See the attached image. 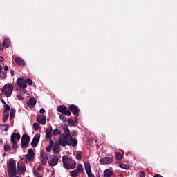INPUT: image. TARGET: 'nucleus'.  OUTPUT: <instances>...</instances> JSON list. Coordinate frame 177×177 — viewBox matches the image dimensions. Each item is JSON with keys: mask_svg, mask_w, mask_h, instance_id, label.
Wrapping results in <instances>:
<instances>
[{"mask_svg": "<svg viewBox=\"0 0 177 177\" xmlns=\"http://www.w3.org/2000/svg\"><path fill=\"white\" fill-rule=\"evenodd\" d=\"M77 139H73L71 134H62L59 138V144L62 147H66V146H73L75 147L77 146Z\"/></svg>", "mask_w": 177, "mask_h": 177, "instance_id": "obj_1", "label": "nucleus"}, {"mask_svg": "<svg viewBox=\"0 0 177 177\" xmlns=\"http://www.w3.org/2000/svg\"><path fill=\"white\" fill-rule=\"evenodd\" d=\"M62 164L66 169H74V168L77 167V162L73 160L71 158H68L67 155H64L62 156Z\"/></svg>", "mask_w": 177, "mask_h": 177, "instance_id": "obj_2", "label": "nucleus"}, {"mask_svg": "<svg viewBox=\"0 0 177 177\" xmlns=\"http://www.w3.org/2000/svg\"><path fill=\"white\" fill-rule=\"evenodd\" d=\"M7 169L8 176H16L17 175V170L16 169V161L13 159H10L9 162L7 163Z\"/></svg>", "mask_w": 177, "mask_h": 177, "instance_id": "obj_3", "label": "nucleus"}, {"mask_svg": "<svg viewBox=\"0 0 177 177\" xmlns=\"http://www.w3.org/2000/svg\"><path fill=\"white\" fill-rule=\"evenodd\" d=\"M13 89L14 88L12 84H5L1 90V92L4 93L6 97H9L10 96H12V93L13 92Z\"/></svg>", "mask_w": 177, "mask_h": 177, "instance_id": "obj_4", "label": "nucleus"}, {"mask_svg": "<svg viewBox=\"0 0 177 177\" xmlns=\"http://www.w3.org/2000/svg\"><path fill=\"white\" fill-rule=\"evenodd\" d=\"M4 110L3 113H9L10 111V121H12L15 118V115H16V109L15 108H11L10 106H9L8 104H6V105H3Z\"/></svg>", "mask_w": 177, "mask_h": 177, "instance_id": "obj_5", "label": "nucleus"}, {"mask_svg": "<svg viewBox=\"0 0 177 177\" xmlns=\"http://www.w3.org/2000/svg\"><path fill=\"white\" fill-rule=\"evenodd\" d=\"M21 140L22 149H27V147H28V145H30V136L27 133L24 134Z\"/></svg>", "mask_w": 177, "mask_h": 177, "instance_id": "obj_6", "label": "nucleus"}, {"mask_svg": "<svg viewBox=\"0 0 177 177\" xmlns=\"http://www.w3.org/2000/svg\"><path fill=\"white\" fill-rule=\"evenodd\" d=\"M34 158H35V153H34V150L30 148L28 150V154L25 155L24 162L27 164L28 161H31Z\"/></svg>", "mask_w": 177, "mask_h": 177, "instance_id": "obj_7", "label": "nucleus"}, {"mask_svg": "<svg viewBox=\"0 0 177 177\" xmlns=\"http://www.w3.org/2000/svg\"><path fill=\"white\" fill-rule=\"evenodd\" d=\"M57 111L59 113H62V114H65L66 115H68V117H70L71 115V111L69 110H67V106L64 105H59L57 107Z\"/></svg>", "mask_w": 177, "mask_h": 177, "instance_id": "obj_8", "label": "nucleus"}, {"mask_svg": "<svg viewBox=\"0 0 177 177\" xmlns=\"http://www.w3.org/2000/svg\"><path fill=\"white\" fill-rule=\"evenodd\" d=\"M84 169L88 177H95V174H92V169L91 168V163L89 162H84Z\"/></svg>", "mask_w": 177, "mask_h": 177, "instance_id": "obj_9", "label": "nucleus"}, {"mask_svg": "<svg viewBox=\"0 0 177 177\" xmlns=\"http://www.w3.org/2000/svg\"><path fill=\"white\" fill-rule=\"evenodd\" d=\"M113 160H114V158L111 157H104L100 159L99 162L100 165H107L109 164H111Z\"/></svg>", "mask_w": 177, "mask_h": 177, "instance_id": "obj_10", "label": "nucleus"}, {"mask_svg": "<svg viewBox=\"0 0 177 177\" xmlns=\"http://www.w3.org/2000/svg\"><path fill=\"white\" fill-rule=\"evenodd\" d=\"M69 110H70V111H71V113H73V115H75V117L77 118L80 115V109L76 105L71 104L69 106Z\"/></svg>", "mask_w": 177, "mask_h": 177, "instance_id": "obj_11", "label": "nucleus"}, {"mask_svg": "<svg viewBox=\"0 0 177 177\" xmlns=\"http://www.w3.org/2000/svg\"><path fill=\"white\" fill-rule=\"evenodd\" d=\"M17 84L19 88H21V89H26V88H27L26 80H24L23 77L17 80Z\"/></svg>", "mask_w": 177, "mask_h": 177, "instance_id": "obj_12", "label": "nucleus"}, {"mask_svg": "<svg viewBox=\"0 0 177 177\" xmlns=\"http://www.w3.org/2000/svg\"><path fill=\"white\" fill-rule=\"evenodd\" d=\"M39 139H41V135L36 134L30 143L31 147H37L38 146V143H39Z\"/></svg>", "mask_w": 177, "mask_h": 177, "instance_id": "obj_13", "label": "nucleus"}, {"mask_svg": "<svg viewBox=\"0 0 177 177\" xmlns=\"http://www.w3.org/2000/svg\"><path fill=\"white\" fill-rule=\"evenodd\" d=\"M37 121L41 125H45L46 124V116L44 115H39L37 116Z\"/></svg>", "mask_w": 177, "mask_h": 177, "instance_id": "obj_14", "label": "nucleus"}, {"mask_svg": "<svg viewBox=\"0 0 177 177\" xmlns=\"http://www.w3.org/2000/svg\"><path fill=\"white\" fill-rule=\"evenodd\" d=\"M59 163V157L53 156L51 160L48 162L50 167H55Z\"/></svg>", "mask_w": 177, "mask_h": 177, "instance_id": "obj_15", "label": "nucleus"}, {"mask_svg": "<svg viewBox=\"0 0 177 177\" xmlns=\"http://www.w3.org/2000/svg\"><path fill=\"white\" fill-rule=\"evenodd\" d=\"M14 60L16 64H17V66H22L23 67H24L26 64V61H24V59H22L19 57H15Z\"/></svg>", "mask_w": 177, "mask_h": 177, "instance_id": "obj_16", "label": "nucleus"}, {"mask_svg": "<svg viewBox=\"0 0 177 177\" xmlns=\"http://www.w3.org/2000/svg\"><path fill=\"white\" fill-rule=\"evenodd\" d=\"M26 104L29 107H34L37 104V100L34 97H30Z\"/></svg>", "mask_w": 177, "mask_h": 177, "instance_id": "obj_17", "label": "nucleus"}, {"mask_svg": "<svg viewBox=\"0 0 177 177\" xmlns=\"http://www.w3.org/2000/svg\"><path fill=\"white\" fill-rule=\"evenodd\" d=\"M20 138H21L20 133H12L10 138V142H16V139L19 140Z\"/></svg>", "mask_w": 177, "mask_h": 177, "instance_id": "obj_18", "label": "nucleus"}, {"mask_svg": "<svg viewBox=\"0 0 177 177\" xmlns=\"http://www.w3.org/2000/svg\"><path fill=\"white\" fill-rule=\"evenodd\" d=\"M53 151L54 154H59L60 153V145L55 143L53 145Z\"/></svg>", "mask_w": 177, "mask_h": 177, "instance_id": "obj_19", "label": "nucleus"}, {"mask_svg": "<svg viewBox=\"0 0 177 177\" xmlns=\"http://www.w3.org/2000/svg\"><path fill=\"white\" fill-rule=\"evenodd\" d=\"M114 174V171L111 169H106L104 171V177H111V175Z\"/></svg>", "mask_w": 177, "mask_h": 177, "instance_id": "obj_20", "label": "nucleus"}, {"mask_svg": "<svg viewBox=\"0 0 177 177\" xmlns=\"http://www.w3.org/2000/svg\"><path fill=\"white\" fill-rule=\"evenodd\" d=\"M3 46L4 48H9L10 46V39H5L3 41Z\"/></svg>", "mask_w": 177, "mask_h": 177, "instance_id": "obj_21", "label": "nucleus"}, {"mask_svg": "<svg viewBox=\"0 0 177 177\" xmlns=\"http://www.w3.org/2000/svg\"><path fill=\"white\" fill-rule=\"evenodd\" d=\"M9 118V113L3 112V122H6Z\"/></svg>", "mask_w": 177, "mask_h": 177, "instance_id": "obj_22", "label": "nucleus"}, {"mask_svg": "<svg viewBox=\"0 0 177 177\" xmlns=\"http://www.w3.org/2000/svg\"><path fill=\"white\" fill-rule=\"evenodd\" d=\"M76 170L79 172V174H81L84 172V167L82 166V165L79 164L76 167Z\"/></svg>", "mask_w": 177, "mask_h": 177, "instance_id": "obj_23", "label": "nucleus"}, {"mask_svg": "<svg viewBox=\"0 0 177 177\" xmlns=\"http://www.w3.org/2000/svg\"><path fill=\"white\" fill-rule=\"evenodd\" d=\"M62 129L64 131L65 133L64 135H71L70 129H68V126L65 125L62 127Z\"/></svg>", "mask_w": 177, "mask_h": 177, "instance_id": "obj_24", "label": "nucleus"}, {"mask_svg": "<svg viewBox=\"0 0 177 177\" xmlns=\"http://www.w3.org/2000/svg\"><path fill=\"white\" fill-rule=\"evenodd\" d=\"M46 139H52V131H49V130L46 129Z\"/></svg>", "mask_w": 177, "mask_h": 177, "instance_id": "obj_25", "label": "nucleus"}, {"mask_svg": "<svg viewBox=\"0 0 177 177\" xmlns=\"http://www.w3.org/2000/svg\"><path fill=\"white\" fill-rule=\"evenodd\" d=\"M59 118L63 121V122H67V118H66V114L60 113Z\"/></svg>", "mask_w": 177, "mask_h": 177, "instance_id": "obj_26", "label": "nucleus"}, {"mask_svg": "<svg viewBox=\"0 0 177 177\" xmlns=\"http://www.w3.org/2000/svg\"><path fill=\"white\" fill-rule=\"evenodd\" d=\"M53 136H57V135H62V131L59 130L58 129H55L53 131Z\"/></svg>", "mask_w": 177, "mask_h": 177, "instance_id": "obj_27", "label": "nucleus"}, {"mask_svg": "<svg viewBox=\"0 0 177 177\" xmlns=\"http://www.w3.org/2000/svg\"><path fill=\"white\" fill-rule=\"evenodd\" d=\"M78 175H80V173L76 169L73 170L71 172V176H72V177H77V176H78Z\"/></svg>", "mask_w": 177, "mask_h": 177, "instance_id": "obj_28", "label": "nucleus"}, {"mask_svg": "<svg viewBox=\"0 0 177 177\" xmlns=\"http://www.w3.org/2000/svg\"><path fill=\"white\" fill-rule=\"evenodd\" d=\"M67 122L69 124L70 127H74V125H75V122H74V120L71 118L67 120Z\"/></svg>", "mask_w": 177, "mask_h": 177, "instance_id": "obj_29", "label": "nucleus"}, {"mask_svg": "<svg viewBox=\"0 0 177 177\" xmlns=\"http://www.w3.org/2000/svg\"><path fill=\"white\" fill-rule=\"evenodd\" d=\"M11 143H12V148L14 149V150H17L18 149L17 142L16 141H11Z\"/></svg>", "mask_w": 177, "mask_h": 177, "instance_id": "obj_30", "label": "nucleus"}, {"mask_svg": "<svg viewBox=\"0 0 177 177\" xmlns=\"http://www.w3.org/2000/svg\"><path fill=\"white\" fill-rule=\"evenodd\" d=\"M120 168H122V169H129V165L127 164H120Z\"/></svg>", "mask_w": 177, "mask_h": 177, "instance_id": "obj_31", "label": "nucleus"}, {"mask_svg": "<svg viewBox=\"0 0 177 177\" xmlns=\"http://www.w3.org/2000/svg\"><path fill=\"white\" fill-rule=\"evenodd\" d=\"M33 128L35 131H38V129H41V126H39V124L38 123H34Z\"/></svg>", "mask_w": 177, "mask_h": 177, "instance_id": "obj_32", "label": "nucleus"}, {"mask_svg": "<svg viewBox=\"0 0 177 177\" xmlns=\"http://www.w3.org/2000/svg\"><path fill=\"white\" fill-rule=\"evenodd\" d=\"M115 158H116V160H122V155H121V153L120 152H116Z\"/></svg>", "mask_w": 177, "mask_h": 177, "instance_id": "obj_33", "label": "nucleus"}, {"mask_svg": "<svg viewBox=\"0 0 177 177\" xmlns=\"http://www.w3.org/2000/svg\"><path fill=\"white\" fill-rule=\"evenodd\" d=\"M4 151H9L10 150V145L6 144L3 147Z\"/></svg>", "mask_w": 177, "mask_h": 177, "instance_id": "obj_34", "label": "nucleus"}, {"mask_svg": "<svg viewBox=\"0 0 177 177\" xmlns=\"http://www.w3.org/2000/svg\"><path fill=\"white\" fill-rule=\"evenodd\" d=\"M24 171H26V167L20 166L19 169H18V171L21 174V173L24 172Z\"/></svg>", "mask_w": 177, "mask_h": 177, "instance_id": "obj_35", "label": "nucleus"}, {"mask_svg": "<svg viewBox=\"0 0 177 177\" xmlns=\"http://www.w3.org/2000/svg\"><path fill=\"white\" fill-rule=\"evenodd\" d=\"M0 77H1V78H4V79L6 78V77H7L6 73L1 71L0 73Z\"/></svg>", "mask_w": 177, "mask_h": 177, "instance_id": "obj_36", "label": "nucleus"}, {"mask_svg": "<svg viewBox=\"0 0 177 177\" xmlns=\"http://www.w3.org/2000/svg\"><path fill=\"white\" fill-rule=\"evenodd\" d=\"M47 160H48V158H41L42 165H46V161Z\"/></svg>", "mask_w": 177, "mask_h": 177, "instance_id": "obj_37", "label": "nucleus"}, {"mask_svg": "<svg viewBox=\"0 0 177 177\" xmlns=\"http://www.w3.org/2000/svg\"><path fill=\"white\" fill-rule=\"evenodd\" d=\"M26 84H28V85H32V80H31L30 78H28L26 79Z\"/></svg>", "mask_w": 177, "mask_h": 177, "instance_id": "obj_38", "label": "nucleus"}, {"mask_svg": "<svg viewBox=\"0 0 177 177\" xmlns=\"http://www.w3.org/2000/svg\"><path fill=\"white\" fill-rule=\"evenodd\" d=\"M46 150L47 153H50V151H52V146L48 145L46 148Z\"/></svg>", "mask_w": 177, "mask_h": 177, "instance_id": "obj_39", "label": "nucleus"}, {"mask_svg": "<svg viewBox=\"0 0 177 177\" xmlns=\"http://www.w3.org/2000/svg\"><path fill=\"white\" fill-rule=\"evenodd\" d=\"M76 160H78L79 161L82 160V155H81V153H77L76 155Z\"/></svg>", "mask_w": 177, "mask_h": 177, "instance_id": "obj_40", "label": "nucleus"}, {"mask_svg": "<svg viewBox=\"0 0 177 177\" xmlns=\"http://www.w3.org/2000/svg\"><path fill=\"white\" fill-rule=\"evenodd\" d=\"M72 136H78V131L76 130H73L71 133Z\"/></svg>", "mask_w": 177, "mask_h": 177, "instance_id": "obj_41", "label": "nucleus"}, {"mask_svg": "<svg viewBox=\"0 0 177 177\" xmlns=\"http://www.w3.org/2000/svg\"><path fill=\"white\" fill-rule=\"evenodd\" d=\"M53 145H55V141H53V140H52V138H50V144L48 145V146H51L52 147H53Z\"/></svg>", "mask_w": 177, "mask_h": 177, "instance_id": "obj_42", "label": "nucleus"}, {"mask_svg": "<svg viewBox=\"0 0 177 177\" xmlns=\"http://www.w3.org/2000/svg\"><path fill=\"white\" fill-rule=\"evenodd\" d=\"M1 127H6L4 131L6 132L8 131V129L10 128L9 124H1Z\"/></svg>", "mask_w": 177, "mask_h": 177, "instance_id": "obj_43", "label": "nucleus"}, {"mask_svg": "<svg viewBox=\"0 0 177 177\" xmlns=\"http://www.w3.org/2000/svg\"><path fill=\"white\" fill-rule=\"evenodd\" d=\"M41 158H48L45 152L41 153Z\"/></svg>", "mask_w": 177, "mask_h": 177, "instance_id": "obj_44", "label": "nucleus"}, {"mask_svg": "<svg viewBox=\"0 0 177 177\" xmlns=\"http://www.w3.org/2000/svg\"><path fill=\"white\" fill-rule=\"evenodd\" d=\"M17 97H18L19 100H23L24 99L21 94H18Z\"/></svg>", "mask_w": 177, "mask_h": 177, "instance_id": "obj_45", "label": "nucleus"}, {"mask_svg": "<svg viewBox=\"0 0 177 177\" xmlns=\"http://www.w3.org/2000/svg\"><path fill=\"white\" fill-rule=\"evenodd\" d=\"M0 100H1V103H3V106L7 104L6 102H5V100H3V98H0Z\"/></svg>", "mask_w": 177, "mask_h": 177, "instance_id": "obj_46", "label": "nucleus"}, {"mask_svg": "<svg viewBox=\"0 0 177 177\" xmlns=\"http://www.w3.org/2000/svg\"><path fill=\"white\" fill-rule=\"evenodd\" d=\"M40 114H44L45 113V109L41 108L39 111Z\"/></svg>", "mask_w": 177, "mask_h": 177, "instance_id": "obj_47", "label": "nucleus"}, {"mask_svg": "<svg viewBox=\"0 0 177 177\" xmlns=\"http://www.w3.org/2000/svg\"><path fill=\"white\" fill-rule=\"evenodd\" d=\"M140 177H146V175L145 174V172L141 171L140 173Z\"/></svg>", "mask_w": 177, "mask_h": 177, "instance_id": "obj_48", "label": "nucleus"}, {"mask_svg": "<svg viewBox=\"0 0 177 177\" xmlns=\"http://www.w3.org/2000/svg\"><path fill=\"white\" fill-rule=\"evenodd\" d=\"M47 131H49L50 132H52L53 129H52V125H50V127L48 129H46Z\"/></svg>", "mask_w": 177, "mask_h": 177, "instance_id": "obj_49", "label": "nucleus"}, {"mask_svg": "<svg viewBox=\"0 0 177 177\" xmlns=\"http://www.w3.org/2000/svg\"><path fill=\"white\" fill-rule=\"evenodd\" d=\"M10 73H11L12 77H15V71L14 70H11Z\"/></svg>", "mask_w": 177, "mask_h": 177, "instance_id": "obj_50", "label": "nucleus"}, {"mask_svg": "<svg viewBox=\"0 0 177 177\" xmlns=\"http://www.w3.org/2000/svg\"><path fill=\"white\" fill-rule=\"evenodd\" d=\"M0 50H3V45L2 46V44H1V43H0Z\"/></svg>", "mask_w": 177, "mask_h": 177, "instance_id": "obj_51", "label": "nucleus"}, {"mask_svg": "<svg viewBox=\"0 0 177 177\" xmlns=\"http://www.w3.org/2000/svg\"><path fill=\"white\" fill-rule=\"evenodd\" d=\"M38 171H41L42 169V167L41 166H39L38 168H37Z\"/></svg>", "mask_w": 177, "mask_h": 177, "instance_id": "obj_52", "label": "nucleus"}, {"mask_svg": "<svg viewBox=\"0 0 177 177\" xmlns=\"http://www.w3.org/2000/svg\"><path fill=\"white\" fill-rule=\"evenodd\" d=\"M0 62H3V57L0 56Z\"/></svg>", "mask_w": 177, "mask_h": 177, "instance_id": "obj_53", "label": "nucleus"}, {"mask_svg": "<svg viewBox=\"0 0 177 177\" xmlns=\"http://www.w3.org/2000/svg\"><path fill=\"white\" fill-rule=\"evenodd\" d=\"M3 68L5 71H8V66H4Z\"/></svg>", "mask_w": 177, "mask_h": 177, "instance_id": "obj_54", "label": "nucleus"}, {"mask_svg": "<svg viewBox=\"0 0 177 177\" xmlns=\"http://www.w3.org/2000/svg\"><path fill=\"white\" fill-rule=\"evenodd\" d=\"M0 143H1V145H3V140L0 139Z\"/></svg>", "mask_w": 177, "mask_h": 177, "instance_id": "obj_55", "label": "nucleus"}, {"mask_svg": "<svg viewBox=\"0 0 177 177\" xmlns=\"http://www.w3.org/2000/svg\"><path fill=\"white\" fill-rule=\"evenodd\" d=\"M2 70H3V68H2V66H1V65H0V73L2 71Z\"/></svg>", "mask_w": 177, "mask_h": 177, "instance_id": "obj_56", "label": "nucleus"}, {"mask_svg": "<svg viewBox=\"0 0 177 177\" xmlns=\"http://www.w3.org/2000/svg\"><path fill=\"white\" fill-rule=\"evenodd\" d=\"M119 176H120V177H124V174H120Z\"/></svg>", "mask_w": 177, "mask_h": 177, "instance_id": "obj_57", "label": "nucleus"}, {"mask_svg": "<svg viewBox=\"0 0 177 177\" xmlns=\"http://www.w3.org/2000/svg\"><path fill=\"white\" fill-rule=\"evenodd\" d=\"M9 177H20L19 176H9Z\"/></svg>", "mask_w": 177, "mask_h": 177, "instance_id": "obj_58", "label": "nucleus"}]
</instances>
